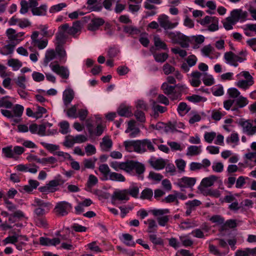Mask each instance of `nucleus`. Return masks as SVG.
Returning <instances> with one entry per match:
<instances>
[{
  "label": "nucleus",
  "instance_id": "nucleus-27",
  "mask_svg": "<svg viewBox=\"0 0 256 256\" xmlns=\"http://www.w3.org/2000/svg\"><path fill=\"white\" fill-rule=\"evenodd\" d=\"M56 57V52L53 49H48L46 50L44 58V64L47 66L49 62L54 60Z\"/></svg>",
  "mask_w": 256,
  "mask_h": 256
},
{
  "label": "nucleus",
  "instance_id": "nucleus-5",
  "mask_svg": "<svg viewBox=\"0 0 256 256\" xmlns=\"http://www.w3.org/2000/svg\"><path fill=\"white\" fill-rule=\"evenodd\" d=\"M196 179L195 178L184 176L178 180L175 184L180 187L181 190H184L186 188H192L196 184Z\"/></svg>",
  "mask_w": 256,
  "mask_h": 256
},
{
  "label": "nucleus",
  "instance_id": "nucleus-31",
  "mask_svg": "<svg viewBox=\"0 0 256 256\" xmlns=\"http://www.w3.org/2000/svg\"><path fill=\"white\" fill-rule=\"evenodd\" d=\"M98 182V178L93 174H90L86 184V190L90 192L92 187Z\"/></svg>",
  "mask_w": 256,
  "mask_h": 256
},
{
  "label": "nucleus",
  "instance_id": "nucleus-23",
  "mask_svg": "<svg viewBox=\"0 0 256 256\" xmlns=\"http://www.w3.org/2000/svg\"><path fill=\"white\" fill-rule=\"evenodd\" d=\"M112 146V142L108 136H104L102 142L100 143V146L102 151L108 152L110 150Z\"/></svg>",
  "mask_w": 256,
  "mask_h": 256
},
{
  "label": "nucleus",
  "instance_id": "nucleus-36",
  "mask_svg": "<svg viewBox=\"0 0 256 256\" xmlns=\"http://www.w3.org/2000/svg\"><path fill=\"white\" fill-rule=\"evenodd\" d=\"M240 210L242 212H247L252 208L254 206L253 202L250 199H245L240 203Z\"/></svg>",
  "mask_w": 256,
  "mask_h": 256
},
{
  "label": "nucleus",
  "instance_id": "nucleus-57",
  "mask_svg": "<svg viewBox=\"0 0 256 256\" xmlns=\"http://www.w3.org/2000/svg\"><path fill=\"white\" fill-rule=\"evenodd\" d=\"M2 152L6 158H14L12 146L3 148H2Z\"/></svg>",
  "mask_w": 256,
  "mask_h": 256
},
{
  "label": "nucleus",
  "instance_id": "nucleus-48",
  "mask_svg": "<svg viewBox=\"0 0 256 256\" xmlns=\"http://www.w3.org/2000/svg\"><path fill=\"white\" fill-rule=\"evenodd\" d=\"M10 98L9 96H5L0 98V108H12V104L8 100V98Z\"/></svg>",
  "mask_w": 256,
  "mask_h": 256
},
{
  "label": "nucleus",
  "instance_id": "nucleus-44",
  "mask_svg": "<svg viewBox=\"0 0 256 256\" xmlns=\"http://www.w3.org/2000/svg\"><path fill=\"white\" fill-rule=\"evenodd\" d=\"M145 224H148V232L149 233L154 232L157 230V224L154 220L148 219L147 221H144Z\"/></svg>",
  "mask_w": 256,
  "mask_h": 256
},
{
  "label": "nucleus",
  "instance_id": "nucleus-18",
  "mask_svg": "<svg viewBox=\"0 0 256 256\" xmlns=\"http://www.w3.org/2000/svg\"><path fill=\"white\" fill-rule=\"evenodd\" d=\"M34 204H33L34 206L44 209L46 212H49L52 208V204L50 202H46L38 198L34 199Z\"/></svg>",
  "mask_w": 256,
  "mask_h": 256
},
{
  "label": "nucleus",
  "instance_id": "nucleus-52",
  "mask_svg": "<svg viewBox=\"0 0 256 256\" xmlns=\"http://www.w3.org/2000/svg\"><path fill=\"white\" fill-rule=\"evenodd\" d=\"M178 112L181 116H184L190 110V108L188 107L186 102H180L177 108Z\"/></svg>",
  "mask_w": 256,
  "mask_h": 256
},
{
  "label": "nucleus",
  "instance_id": "nucleus-10",
  "mask_svg": "<svg viewBox=\"0 0 256 256\" xmlns=\"http://www.w3.org/2000/svg\"><path fill=\"white\" fill-rule=\"evenodd\" d=\"M247 16L246 12H244L241 9H234L230 12V16L228 18L236 24L240 20V22L246 20Z\"/></svg>",
  "mask_w": 256,
  "mask_h": 256
},
{
  "label": "nucleus",
  "instance_id": "nucleus-14",
  "mask_svg": "<svg viewBox=\"0 0 256 256\" xmlns=\"http://www.w3.org/2000/svg\"><path fill=\"white\" fill-rule=\"evenodd\" d=\"M166 34L174 44H178L186 38V36L178 32H166Z\"/></svg>",
  "mask_w": 256,
  "mask_h": 256
},
{
  "label": "nucleus",
  "instance_id": "nucleus-39",
  "mask_svg": "<svg viewBox=\"0 0 256 256\" xmlns=\"http://www.w3.org/2000/svg\"><path fill=\"white\" fill-rule=\"evenodd\" d=\"M60 127V132L63 134H66L70 132V124L66 120H63L58 124Z\"/></svg>",
  "mask_w": 256,
  "mask_h": 256
},
{
  "label": "nucleus",
  "instance_id": "nucleus-61",
  "mask_svg": "<svg viewBox=\"0 0 256 256\" xmlns=\"http://www.w3.org/2000/svg\"><path fill=\"white\" fill-rule=\"evenodd\" d=\"M64 146L68 147H72L75 143L74 138L72 135H68L65 137L64 141Z\"/></svg>",
  "mask_w": 256,
  "mask_h": 256
},
{
  "label": "nucleus",
  "instance_id": "nucleus-22",
  "mask_svg": "<svg viewBox=\"0 0 256 256\" xmlns=\"http://www.w3.org/2000/svg\"><path fill=\"white\" fill-rule=\"evenodd\" d=\"M56 52L59 57L60 62L62 64L65 63L66 61V54L62 45L56 44Z\"/></svg>",
  "mask_w": 256,
  "mask_h": 256
},
{
  "label": "nucleus",
  "instance_id": "nucleus-12",
  "mask_svg": "<svg viewBox=\"0 0 256 256\" xmlns=\"http://www.w3.org/2000/svg\"><path fill=\"white\" fill-rule=\"evenodd\" d=\"M112 200H113L126 202L130 200V197L128 196L126 189L117 190L114 192Z\"/></svg>",
  "mask_w": 256,
  "mask_h": 256
},
{
  "label": "nucleus",
  "instance_id": "nucleus-55",
  "mask_svg": "<svg viewBox=\"0 0 256 256\" xmlns=\"http://www.w3.org/2000/svg\"><path fill=\"white\" fill-rule=\"evenodd\" d=\"M186 99L193 103H197L200 102H204L206 100V98L204 97L201 96L196 94H193L191 96H188Z\"/></svg>",
  "mask_w": 256,
  "mask_h": 256
},
{
  "label": "nucleus",
  "instance_id": "nucleus-58",
  "mask_svg": "<svg viewBox=\"0 0 256 256\" xmlns=\"http://www.w3.org/2000/svg\"><path fill=\"white\" fill-rule=\"evenodd\" d=\"M67 5L66 3L62 2L51 6L50 8V12L53 14L58 12L62 10L64 8L66 7Z\"/></svg>",
  "mask_w": 256,
  "mask_h": 256
},
{
  "label": "nucleus",
  "instance_id": "nucleus-20",
  "mask_svg": "<svg viewBox=\"0 0 256 256\" xmlns=\"http://www.w3.org/2000/svg\"><path fill=\"white\" fill-rule=\"evenodd\" d=\"M202 74L198 71H194L191 74L192 78L190 80V84L194 87H198L201 84L200 78Z\"/></svg>",
  "mask_w": 256,
  "mask_h": 256
},
{
  "label": "nucleus",
  "instance_id": "nucleus-41",
  "mask_svg": "<svg viewBox=\"0 0 256 256\" xmlns=\"http://www.w3.org/2000/svg\"><path fill=\"white\" fill-rule=\"evenodd\" d=\"M152 166L156 170H160L163 169L166 166V162L162 159H158L151 162Z\"/></svg>",
  "mask_w": 256,
  "mask_h": 256
},
{
  "label": "nucleus",
  "instance_id": "nucleus-59",
  "mask_svg": "<svg viewBox=\"0 0 256 256\" xmlns=\"http://www.w3.org/2000/svg\"><path fill=\"white\" fill-rule=\"evenodd\" d=\"M152 190L150 188H146L142 191L140 198L142 200H149L152 198Z\"/></svg>",
  "mask_w": 256,
  "mask_h": 256
},
{
  "label": "nucleus",
  "instance_id": "nucleus-32",
  "mask_svg": "<svg viewBox=\"0 0 256 256\" xmlns=\"http://www.w3.org/2000/svg\"><path fill=\"white\" fill-rule=\"evenodd\" d=\"M34 219L35 224L38 227L44 228H48V224L45 217L34 216Z\"/></svg>",
  "mask_w": 256,
  "mask_h": 256
},
{
  "label": "nucleus",
  "instance_id": "nucleus-4",
  "mask_svg": "<svg viewBox=\"0 0 256 256\" xmlns=\"http://www.w3.org/2000/svg\"><path fill=\"white\" fill-rule=\"evenodd\" d=\"M51 70L62 79L67 80L70 76V70L68 67L60 66L58 62H51L50 64Z\"/></svg>",
  "mask_w": 256,
  "mask_h": 256
},
{
  "label": "nucleus",
  "instance_id": "nucleus-28",
  "mask_svg": "<svg viewBox=\"0 0 256 256\" xmlns=\"http://www.w3.org/2000/svg\"><path fill=\"white\" fill-rule=\"evenodd\" d=\"M97 160L98 158L95 157L84 158L82 162V164L84 166V168L82 170H84L86 168L94 169Z\"/></svg>",
  "mask_w": 256,
  "mask_h": 256
},
{
  "label": "nucleus",
  "instance_id": "nucleus-40",
  "mask_svg": "<svg viewBox=\"0 0 256 256\" xmlns=\"http://www.w3.org/2000/svg\"><path fill=\"white\" fill-rule=\"evenodd\" d=\"M24 110V107L19 104H16L12 109V113L14 117L20 118L22 115Z\"/></svg>",
  "mask_w": 256,
  "mask_h": 256
},
{
  "label": "nucleus",
  "instance_id": "nucleus-42",
  "mask_svg": "<svg viewBox=\"0 0 256 256\" xmlns=\"http://www.w3.org/2000/svg\"><path fill=\"white\" fill-rule=\"evenodd\" d=\"M42 32V35L44 37H52L54 34V30H48L47 25H40L38 28Z\"/></svg>",
  "mask_w": 256,
  "mask_h": 256
},
{
  "label": "nucleus",
  "instance_id": "nucleus-3",
  "mask_svg": "<svg viewBox=\"0 0 256 256\" xmlns=\"http://www.w3.org/2000/svg\"><path fill=\"white\" fill-rule=\"evenodd\" d=\"M72 206L66 201H61L56 204L53 212L58 217L67 216L72 210Z\"/></svg>",
  "mask_w": 256,
  "mask_h": 256
},
{
  "label": "nucleus",
  "instance_id": "nucleus-63",
  "mask_svg": "<svg viewBox=\"0 0 256 256\" xmlns=\"http://www.w3.org/2000/svg\"><path fill=\"white\" fill-rule=\"evenodd\" d=\"M77 111V106L74 105L69 108L66 112L67 116L69 118H76L78 117L76 114Z\"/></svg>",
  "mask_w": 256,
  "mask_h": 256
},
{
  "label": "nucleus",
  "instance_id": "nucleus-2",
  "mask_svg": "<svg viewBox=\"0 0 256 256\" xmlns=\"http://www.w3.org/2000/svg\"><path fill=\"white\" fill-rule=\"evenodd\" d=\"M124 144L126 150L129 152L134 151L137 153L143 154L147 151L149 152L155 151V148L152 145L151 140L147 138L142 140L125 141Z\"/></svg>",
  "mask_w": 256,
  "mask_h": 256
},
{
  "label": "nucleus",
  "instance_id": "nucleus-24",
  "mask_svg": "<svg viewBox=\"0 0 256 256\" xmlns=\"http://www.w3.org/2000/svg\"><path fill=\"white\" fill-rule=\"evenodd\" d=\"M74 98V92L70 88L66 90L63 92V101L65 105L69 104Z\"/></svg>",
  "mask_w": 256,
  "mask_h": 256
},
{
  "label": "nucleus",
  "instance_id": "nucleus-38",
  "mask_svg": "<svg viewBox=\"0 0 256 256\" xmlns=\"http://www.w3.org/2000/svg\"><path fill=\"white\" fill-rule=\"evenodd\" d=\"M201 152V146H190L188 148L187 156H197Z\"/></svg>",
  "mask_w": 256,
  "mask_h": 256
},
{
  "label": "nucleus",
  "instance_id": "nucleus-34",
  "mask_svg": "<svg viewBox=\"0 0 256 256\" xmlns=\"http://www.w3.org/2000/svg\"><path fill=\"white\" fill-rule=\"evenodd\" d=\"M8 65L12 67V70L16 71L20 69L22 66V62L16 58H10L8 61Z\"/></svg>",
  "mask_w": 256,
  "mask_h": 256
},
{
  "label": "nucleus",
  "instance_id": "nucleus-8",
  "mask_svg": "<svg viewBox=\"0 0 256 256\" xmlns=\"http://www.w3.org/2000/svg\"><path fill=\"white\" fill-rule=\"evenodd\" d=\"M38 35L39 32L38 31H34L32 33L30 36L31 44L34 46H36L39 50H42L48 46V40L46 39H38Z\"/></svg>",
  "mask_w": 256,
  "mask_h": 256
},
{
  "label": "nucleus",
  "instance_id": "nucleus-43",
  "mask_svg": "<svg viewBox=\"0 0 256 256\" xmlns=\"http://www.w3.org/2000/svg\"><path fill=\"white\" fill-rule=\"evenodd\" d=\"M254 84V80H240L236 83V86L240 88L246 90Z\"/></svg>",
  "mask_w": 256,
  "mask_h": 256
},
{
  "label": "nucleus",
  "instance_id": "nucleus-51",
  "mask_svg": "<svg viewBox=\"0 0 256 256\" xmlns=\"http://www.w3.org/2000/svg\"><path fill=\"white\" fill-rule=\"evenodd\" d=\"M235 256H253L252 248H246L237 250Z\"/></svg>",
  "mask_w": 256,
  "mask_h": 256
},
{
  "label": "nucleus",
  "instance_id": "nucleus-13",
  "mask_svg": "<svg viewBox=\"0 0 256 256\" xmlns=\"http://www.w3.org/2000/svg\"><path fill=\"white\" fill-rule=\"evenodd\" d=\"M216 179L217 177L214 175L203 178L201 182L200 186L198 188L199 190L201 192H204L205 188L212 186Z\"/></svg>",
  "mask_w": 256,
  "mask_h": 256
},
{
  "label": "nucleus",
  "instance_id": "nucleus-54",
  "mask_svg": "<svg viewBox=\"0 0 256 256\" xmlns=\"http://www.w3.org/2000/svg\"><path fill=\"white\" fill-rule=\"evenodd\" d=\"M210 252L216 256H224L227 254V252H220L215 246L210 244L209 246Z\"/></svg>",
  "mask_w": 256,
  "mask_h": 256
},
{
  "label": "nucleus",
  "instance_id": "nucleus-50",
  "mask_svg": "<svg viewBox=\"0 0 256 256\" xmlns=\"http://www.w3.org/2000/svg\"><path fill=\"white\" fill-rule=\"evenodd\" d=\"M153 56L156 62L160 63L164 62L168 58V54L166 52L154 53Z\"/></svg>",
  "mask_w": 256,
  "mask_h": 256
},
{
  "label": "nucleus",
  "instance_id": "nucleus-26",
  "mask_svg": "<svg viewBox=\"0 0 256 256\" xmlns=\"http://www.w3.org/2000/svg\"><path fill=\"white\" fill-rule=\"evenodd\" d=\"M121 241L128 246H135L136 243L133 240V236L129 234H124L120 238Z\"/></svg>",
  "mask_w": 256,
  "mask_h": 256
},
{
  "label": "nucleus",
  "instance_id": "nucleus-53",
  "mask_svg": "<svg viewBox=\"0 0 256 256\" xmlns=\"http://www.w3.org/2000/svg\"><path fill=\"white\" fill-rule=\"evenodd\" d=\"M14 45L10 44L6 45L0 50V53L6 56L12 54L14 52Z\"/></svg>",
  "mask_w": 256,
  "mask_h": 256
},
{
  "label": "nucleus",
  "instance_id": "nucleus-37",
  "mask_svg": "<svg viewBox=\"0 0 256 256\" xmlns=\"http://www.w3.org/2000/svg\"><path fill=\"white\" fill-rule=\"evenodd\" d=\"M108 180L120 182H124L126 181V178L122 174L116 172H111L109 174Z\"/></svg>",
  "mask_w": 256,
  "mask_h": 256
},
{
  "label": "nucleus",
  "instance_id": "nucleus-35",
  "mask_svg": "<svg viewBox=\"0 0 256 256\" xmlns=\"http://www.w3.org/2000/svg\"><path fill=\"white\" fill-rule=\"evenodd\" d=\"M118 114L122 116L130 117L132 115L130 107L120 106L118 110Z\"/></svg>",
  "mask_w": 256,
  "mask_h": 256
},
{
  "label": "nucleus",
  "instance_id": "nucleus-21",
  "mask_svg": "<svg viewBox=\"0 0 256 256\" xmlns=\"http://www.w3.org/2000/svg\"><path fill=\"white\" fill-rule=\"evenodd\" d=\"M104 23V20L102 18H96L92 20L88 24V29L91 31L98 30L101 26Z\"/></svg>",
  "mask_w": 256,
  "mask_h": 256
},
{
  "label": "nucleus",
  "instance_id": "nucleus-17",
  "mask_svg": "<svg viewBox=\"0 0 256 256\" xmlns=\"http://www.w3.org/2000/svg\"><path fill=\"white\" fill-rule=\"evenodd\" d=\"M40 243L42 246H56L60 244V240L57 238L50 239L48 238L40 237Z\"/></svg>",
  "mask_w": 256,
  "mask_h": 256
},
{
  "label": "nucleus",
  "instance_id": "nucleus-19",
  "mask_svg": "<svg viewBox=\"0 0 256 256\" xmlns=\"http://www.w3.org/2000/svg\"><path fill=\"white\" fill-rule=\"evenodd\" d=\"M126 190L128 196H130L135 198H138L140 188L136 184H132L128 188H126Z\"/></svg>",
  "mask_w": 256,
  "mask_h": 256
},
{
  "label": "nucleus",
  "instance_id": "nucleus-15",
  "mask_svg": "<svg viewBox=\"0 0 256 256\" xmlns=\"http://www.w3.org/2000/svg\"><path fill=\"white\" fill-rule=\"evenodd\" d=\"M239 122V124L242 128L244 132L249 136L254 134V131L253 129L254 126L250 122V120H241Z\"/></svg>",
  "mask_w": 256,
  "mask_h": 256
},
{
  "label": "nucleus",
  "instance_id": "nucleus-9",
  "mask_svg": "<svg viewBox=\"0 0 256 256\" xmlns=\"http://www.w3.org/2000/svg\"><path fill=\"white\" fill-rule=\"evenodd\" d=\"M6 34L10 40L12 42H16V44H17L24 40V32H20L16 33L15 30L9 28L6 30Z\"/></svg>",
  "mask_w": 256,
  "mask_h": 256
},
{
  "label": "nucleus",
  "instance_id": "nucleus-49",
  "mask_svg": "<svg viewBox=\"0 0 256 256\" xmlns=\"http://www.w3.org/2000/svg\"><path fill=\"white\" fill-rule=\"evenodd\" d=\"M150 102L152 103V111H156L162 114L167 110V108L166 107L158 104L154 100H150Z\"/></svg>",
  "mask_w": 256,
  "mask_h": 256
},
{
  "label": "nucleus",
  "instance_id": "nucleus-30",
  "mask_svg": "<svg viewBox=\"0 0 256 256\" xmlns=\"http://www.w3.org/2000/svg\"><path fill=\"white\" fill-rule=\"evenodd\" d=\"M88 132L91 136L96 135V136H100L104 132V127L100 124H98L94 130L93 129V127L92 124L88 125Z\"/></svg>",
  "mask_w": 256,
  "mask_h": 256
},
{
  "label": "nucleus",
  "instance_id": "nucleus-29",
  "mask_svg": "<svg viewBox=\"0 0 256 256\" xmlns=\"http://www.w3.org/2000/svg\"><path fill=\"white\" fill-rule=\"evenodd\" d=\"M48 6L46 4H42L40 6L31 10L34 16H45L46 13Z\"/></svg>",
  "mask_w": 256,
  "mask_h": 256
},
{
  "label": "nucleus",
  "instance_id": "nucleus-1",
  "mask_svg": "<svg viewBox=\"0 0 256 256\" xmlns=\"http://www.w3.org/2000/svg\"><path fill=\"white\" fill-rule=\"evenodd\" d=\"M110 165L116 171L122 170L131 175H136L139 180L144 178L143 174L145 171L144 166L138 162L128 160L124 162H112Z\"/></svg>",
  "mask_w": 256,
  "mask_h": 256
},
{
  "label": "nucleus",
  "instance_id": "nucleus-62",
  "mask_svg": "<svg viewBox=\"0 0 256 256\" xmlns=\"http://www.w3.org/2000/svg\"><path fill=\"white\" fill-rule=\"evenodd\" d=\"M36 110L35 112L34 118H41L43 116V114H46L47 112L46 110L44 107L38 105H36Z\"/></svg>",
  "mask_w": 256,
  "mask_h": 256
},
{
  "label": "nucleus",
  "instance_id": "nucleus-47",
  "mask_svg": "<svg viewBox=\"0 0 256 256\" xmlns=\"http://www.w3.org/2000/svg\"><path fill=\"white\" fill-rule=\"evenodd\" d=\"M154 46L156 47L164 50H166L168 49L167 45L164 41L161 40L158 36H156L154 37Z\"/></svg>",
  "mask_w": 256,
  "mask_h": 256
},
{
  "label": "nucleus",
  "instance_id": "nucleus-11",
  "mask_svg": "<svg viewBox=\"0 0 256 256\" xmlns=\"http://www.w3.org/2000/svg\"><path fill=\"white\" fill-rule=\"evenodd\" d=\"M158 22L160 26L164 30L174 28L178 24V22H171L168 16L165 14L160 16L158 18Z\"/></svg>",
  "mask_w": 256,
  "mask_h": 256
},
{
  "label": "nucleus",
  "instance_id": "nucleus-56",
  "mask_svg": "<svg viewBox=\"0 0 256 256\" xmlns=\"http://www.w3.org/2000/svg\"><path fill=\"white\" fill-rule=\"evenodd\" d=\"M19 237L20 236L18 235L8 236L3 240L4 244L6 245L9 244H15L16 243L18 242Z\"/></svg>",
  "mask_w": 256,
  "mask_h": 256
},
{
  "label": "nucleus",
  "instance_id": "nucleus-60",
  "mask_svg": "<svg viewBox=\"0 0 256 256\" xmlns=\"http://www.w3.org/2000/svg\"><path fill=\"white\" fill-rule=\"evenodd\" d=\"M150 242L155 245H162L164 244L163 240L160 237H158L156 234H150L148 236Z\"/></svg>",
  "mask_w": 256,
  "mask_h": 256
},
{
  "label": "nucleus",
  "instance_id": "nucleus-16",
  "mask_svg": "<svg viewBox=\"0 0 256 256\" xmlns=\"http://www.w3.org/2000/svg\"><path fill=\"white\" fill-rule=\"evenodd\" d=\"M234 100V105L232 108V110L233 111L237 110L240 108H242L244 107L248 103V99L242 96Z\"/></svg>",
  "mask_w": 256,
  "mask_h": 256
},
{
  "label": "nucleus",
  "instance_id": "nucleus-46",
  "mask_svg": "<svg viewBox=\"0 0 256 256\" xmlns=\"http://www.w3.org/2000/svg\"><path fill=\"white\" fill-rule=\"evenodd\" d=\"M124 32L129 34L132 36L138 35L140 34V31L136 27L131 26H126L124 28Z\"/></svg>",
  "mask_w": 256,
  "mask_h": 256
},
{
  "label": "nucleus",
  "instance_id": "nucleus-25",
  "mask_svg": "<svg viewBox=\"0 0 256 256\" xmlns=\"http://www.w3.org/2000/svg\"><path fill=\"white\" fill-rule=\"evenodd\" d=\"M82 27V24L80 21H76L74 22L72 26L70 27L68 30V34L74 36L76 34L80 32Z\"/></svg>",
  "mask_w": 256,
  "mask_h": 256
},
{
  "label": "nucleus",
  "instance_id": "nucleus-45",
  "mask_svg": "<svg viewBox=\"0 0 256 256\" xmlns=\"http://www.w3.org/2000/svg\"><path fill=\"white\" fill-rule=\"evenodd\" d=\"M176 88V86H169L166 82H164L161 86V88L162 90L164 93L168 96H170L172 93H174V91Z\"/></svg>",
  "mask_w": 256,
  "mask_h": 256
},
{
  "label": "nucleus",
  "instance_id": "nucleus-33",
  "mask_svg": "<svg viewBox=\"0 0 256 256\" xmlns=\"http://www.w3.org/2000/svg\"><path fill=\"white\" fill-rule=\"evenodd\" d=\"M99 171L103 175L102 180H108L110 174L111 173L110 170L107 164H102L99 166Z\"/></svg>",
  "mask_w": 256,
  "mask_h": 256
},
{
  "label": "nucleus",
  "instance_id": "nucleus-7",
  "mask_svg": "<svg viewBox=\"0 0 256 256\" xmlns=\"http://www.w3.org/2000/svg\"><path fill=\"white\" fill-rule=\"evenodd\" d=\"M224 58L227 64L235 67L238 66V62H242L246 60L245 58L236 55L232 52H226Z\"/></svg>",
  "mask_w": 256,
  "mask_h": 256
},
{
  "label": "nucleus",
  "instance_id": "nucleus-6",
  "mask_svg": "<svg viewBox=\"0 0 256 256\" xmlns=\"http://www.w3.org/2000/svg\"><path fill=\"white\" fill-rule=\"evenodd\" d=\"M68 28V24H65L58 28V32L56 34V44L62 45L67 38L66 33Z\"/></svg>",
  "mask_w": 256,
  "mask_h": 256
},
{
  "label": "nucleus",
  "instance_id": "nucleus-64",
  "mask_svg": "<svg viewBox=\"0 0 256 256\" xmlns=\"http://www.w3.org/2000/svg\"><path fill=\"white\" fill-rule=\"evenodd\" d=\"M223 26L224 28L227 30H231L233 28V26L235 25L236 24L232 20L228 17L226 18L225 21L222 22Z\"/></svg>",
  "mask_w": 256,
  "mask_h": 256
}]
</instances>
